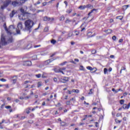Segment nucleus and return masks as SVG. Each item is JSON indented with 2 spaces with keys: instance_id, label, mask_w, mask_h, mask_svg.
<instances>
[{
  "instance_id": "f257e3e1",
  "label": "nucleus",
  "mask_w": 130,
  "mask_h": 130,
  "mask_svg": "<svg viewBox=\"0 0 130 130\" xmlns=\"http://www.w3.org/2000/svg\"><path fill=\"white\" fill-rule=\"evenodd\" d=\"M25 25V28L22 29V31H24V32L25 31H29V32H31L32 30V27L34 25V22L33 21L28 19L27 20H26L24 22Z\"/></svg>"
},
{
  "instance_id": "f03ea898",
  "label": "nucleus",
  "mask_w": 130,
  "mask_h": 130,
  "mask_svg": "<svg viewBox=\"0 0 130 130\" xmlns=\"http://www.w3.org/2000/svg\"><path fill=\"white\" fill-rule=\"evenodd\" d=\"M13 42V37H9L5 36L4 35L1 36V43L2 45H7L8 43H12Z\"/></svg>"
},
{
  "instance_id": "7ed1b4c3",
  "label": "nucleus",
  "mask_w": 130,
  "mask_h": 130,
  "mask_svg": "<svg viewBox=\"0 0 130 130\" xmlns=\"http://www.w3.org/2000/svg\"><path fill=\"white\" fill-rule=\"evenodd\" d=\"M25 2V0H16V1L12 2L11 4L13 7H19L23 5Z\"/></svg>"
},
{
  "instance_id": "20e7f679",
  "label": "nucleus",
  "mask_w": 130,
  "mask_h": 130,
  "mask_svg": "<svg viewBox=\"0 0 130 130\" xmlns=\"http://www.w3.org/2000/svg\"><path fill=\"white\" fill-rule=\"evenodd\" d=\"M14 29H15V26L12 25L9 26L8 28L5 27V30L8 35H11L12 33H13V30H14Z\"/></svg>"
},
{
  "instance_id": "39448f33",
  "label": "nucleus",
  "mask_w": 130,
  "mask_h": 130,
  "mask_svg": "<svg viewBox=\"0 0 130 130\" xmlns=\"http://www.w3.org/2000/svg\"><path fill=\"white\" fill-rule=\"evenodd\" d=\"M17 28L18 29H16L17 34H21V31L20 30H22V29H23V25L22 24V22H19L18 24Z\"/></svg>"
},
{
  "instance_id": "423d86ee",
  "label": "nucleus",
  "mask_w": 130,
  "mask_h": 130,
  "mask_svg": "<svg viewBox=\"0 0 130 130\" xmlns=\"http://www.w3.org/2000/svg\"><path fill=\"white\" fill-rule=\"evenodd\" d=\"M22 66H24L25 67H28L30 66H32V62L30 60L27 61H23L22 63Z\"/></svg>"
},
{
  "instance_id": "0eeeda50",
  "label": "nucleus",
  "mask_w": 130,
  "mask_h": 130,
  "mask_svg": "<svg viewBox=\"0 0 130 130\" xmlns=\"http://www.w3.org/2000/svg\"><path fill=\"white\" fill-rule=\"evenodd\" d=\"M60 82L61 83H67V82H69V78L67 77H62L60 78Z\"/></svg>"
},
{
  "instance_id": "6e6552de",
  "label": "nucleus",
  "mask_w": 130,
  "mask_h": 130,
  "mask_svg": "<svg viewBox=\"0 0 130 130\" xmlns=\"http://www.w3.org/2000/svg\"><path fill=\"white\" fill-rule=\"evenodd\" d=\"M86 69L87 70H89V71H91V73H96V71H97V69L96 68H93L91 67L90 66H88L86 67Z\"/></svg>"
},
{
  "instance_id": "1a4fd4ad",
  "label": "nucleus",
  "mask_w": 130,
  "mask_h": 130,
  "mask_svg": "<svg viewBox=\"0 0 130 130\" xmlns=\"http://www.w3.org/2000/svg\"><path fill=\"white\" fill-rule=\"evenodd\" d=\"M11 4H12V1L11 0H6V1L4 2V6L7 7V8L9 5H11Z\"/></svg>"
},
{
  "instance_id": "9d476101",
  "label": "nucleus",
  "mask_w": 130,
  "mask_h": 130,
  "mask_svg": "<svg viewBox=\"0 0 130 130\" xmlns=\"http://www.w3.org/2000/svg\"><path fill=\"white\" fill-rule=\"evenodd\" d=\"M11 81L13 82V84H16L17 83V80H18V76H14L11 77Z\"/></svg>"
},
{
  "instance_id": "9b49d317",
  "label": "nucleus",
  "mask_w": 130,
  "mask_h": 130,
  "mask_svg": "<svg viewBox=\"0 0 130 130\" xmlns=\"http://www.w3.org/2000/svg\"><path fill=\"white\" fill-rule=\"evenodd\" d=\"M17 10H12L11 13H10L9 14L10 18H13L15 15L17 14Z\"/></svg>"
},
{
  "instance_id": "f8f14e48",
  "label": "nucleus",
  "mask_w": 130,
  "mask_h": 130,
  "mask_svg": "<svg viewBox=\"0 0 130 130\" xmlns=\"http://www.w3.org/2000/svg\"><path fill=\"white\" fill-rule=\"evenodd\" d=\"M53 61V60H52V59L47 60L44 62V64L45 66H46L47 64H49V63H50V62H51V61Z\"/></svg>"
},
{
  "instance_id": "ddd939ff",
  "label": "nucleus",
  "mask_w": 130,
  "mask_h": 130,
  "mask_svg": "<svg viewBox=\"0 0 130 130\" xmlns=\"http://www.w3.org/2000/svg\"><path fill=\"white\" fill-rule=\"evenodd\" d=\"M85 7L87 9H93V6L91 4H88L87 5H85Z\"/></svg>"
},
{
  "instance_id": "4468645a",
  "label": "nucleus",
  "mask_w": 130,
  "mask_h": 130,
  "mask_svg": "<svg viewBox=\"0 0 130 130\" xmlns=\"http://www.w3.org/2000/svg\"><path fill=\"white\" fill-rule=\"evenodd\" d=\"M128 7H129V5H124L123 6H122V9L123 11H125V10H126L127 8H128Z\"/></svg>"
},
{
  "instance_id": "2eb2a0df",
  "label": "nucleus",
  "mask_w": 130,
  "mask_h": 130,
  "mask_svg": "<svg viewBox=\"0 0 130 130\" xmlns=\"http://www.w3.org/2000/svg\"><path fill=\"white\" fill-rule=\"evenodd\" d=\"M93 12H97V9H93L91 10V11L88 14V16H90V15H91Z\"/></svg>"
},
{
  "instance_id": "dca6fc26",
  "label": "nucleus",
  "mask_w": 130,
  "mask_h": 130,
  "mask_svg": "<svg viewBox=\"0 0 130 130\" xmlns=\"http://www.w3.org/2000/svg\"><path fill=\"white\" fill-rule=\"evenodd\" d=\"M72 92L78 94V93H80V90L79 89H73Z\"/></svg>"
},
{
  "instance_id": "f3484780",
  "label": "nucleus",
  "mask_w": 130,
  "mask_h": 130,
  "mask_svg": "<svg viewBox=\"0 0 130 130\" xmlns=\"http://www.w3.org/2000/svg\"><path fill=\"white\" fill-rule=\"evenodd\" d=\"M105 32L107 33V34H111V32H112V29H109L106 30Z\"/></svg>"
},
{
  "instance_id": "a211bd4d",
  "label": "nucleus",
  "mask_w": 130,
  "mask_h": 130,
  "mask_svg": "<svg viewBox=\"0 0 130 130\" xmlns=\"http://www.w3.org/2000/svg\"><path fill=\"white\" fill-rule=\"evenodd\" d=\"M122 107H123V109H129L128 107L127 106V105L126 104H124L123 105Z\"/></svg>"
},
{
  "instance_id": "6ab92c4d",
  "label": "nucleus",
  "mask_w": 130,
  "mask_h": 130,
  "mask_svg": "<svg viewBox=\"0 0 130 130\" xmlns=\"http://www.w3.org/2000/svg\"><path fill=\"white\" fill-rule=\"evenodd\" d=\"M79 9H80V10H85V9H86V5H84L83 6H80L79 7Z\"/></svg>"
},
{
  "instance_id": "aec40b11",
  "label": "nucleus",
  "mask_w": 130,
  "mask_h": 130,
  "mask_svg": "<svg viewBox=\"0 0 130 130\" xmlns=\"http://www.w3.org/2000/svg\"><path fill=\"white\" fill-rule=\"evenodd\" d=\"M72 12H73V9H68L66 11V13H67L68 14H71V13H72Z\"/></svg>"
},
{
  "instance_id": "412c9836",
  "label": "nucleus",
  "mask_w": 130,
  "mask_h": 130,
  "mask_svg": "<svg viewBox=\"0 0 130 130\" xmlns=\"http://www.w3.org/2000/svg\"><path fill=\"white\" fill-rule=\"evenodd\" d=\"M19 20L21 21H24L25 20V18H24V15H22V17L21 18V16H18Z\"/></svg>"
},
{
  "instance_id": "4be33fe9",
  "label": "nucleus",
  "mask_w": 130,
  "mask_h": 130,
  "mask_svg": "<svg viewBox=\"0 0 130 130\" xmlns=\"http://www.w3.org/2000/svg\"><path fill=\"white\" fill-rule=\"evenodd\" d=\"M48 21H50V22H52V21H54V18L48 17Z\"/></svg>"
},
{
  "instance_id": "5701e85b",
  "label": "nucleus",
  "mask_w": 130,
  "mask_h": 130,
  "mask_svg": "<svg viewBox=\"0 0 130 130\" xmlns=\"http://www.w3.org/2000/svg\"><path fill=\"white\" fill-rule=\"evenodd\" d=\"M42 86V83L40 81L38 83V88H39Z\"/></svg>"
},
{
  "instance_id": "b1692460",
  "label": "nucleus",
  "mask_w": 130,
  "mask_h": 130,
  "mask_svg": "<svg viewBox=\"0 0 130 130\" xmlns=\"http://www.w3.org/2000/svg\"><path fill=\"white\" fill-rule=\"evenodd\" d=\"M124 100H121L119 102L120 104H121V105L124 104Z\"/></svg>"
},
{
  "instance_id": "393cba45",
  "label": "nucleus",
  "mask_w": 130,
  "mask_h": 130,
  "mask_svg": "<svg viewBox=\"0 0 130 130\" xmlns=\"http://www.w3.org/2000/svg\"><path fill=\"white\" fill-rule=\"evenodd\" d=\"M64 16L63 15L60 17L59 21H64Z\"/></svg>"
},
{
  "instance_id": "a878e982",
  "label": "nucleus",
  "mask_w": 130,
  "mask_h": 130,
  "mask_svg": "<svg viewBox=\"0 0 130 130\" xmlns=\"http://www.w3.org/2000/svg\"><path fill=\"white\" fill-rule=\"evenodd\" d=\"M51 43H52V44H55V43H56V41H55L54 39H52L51 41Z\"/></svg>"
},
{
  "instance_id": "bb28decb",
  "label": "nucleus",
  "mask_w": 130,
  "mask_h": 130,
  "mask_svg": "<svg viewBox=\"0 0 130 130\" xmlns=\"http://www.w3.org/2000/svg\"><path fill=\"white\" fill-rule=\"evenodd\" d=\"M126 68L125 67H121V70L120 71V74H121L122 71H125Z\"/></svg>"
},
{
  "instance_id": "cd10ccee",
  "label": "nucleus",
  "mask_w": 130,
  "mask_h": 130,
  "mask_svg": "<svg viewBox=\"0 0 130 130\" xmlns=\"http://www.w3.org/2000/svg\"><path fill=\"white\" fill-rule=\"evenodd\" d=\"M107 72H108V70L107 68H105L104 69V73L105 75H106V74H107Z\"/></svg>"
},
{
  "instance_id": "c85d7f7f",
  "label": "nucleus",
  "mask_w": 130,
  "mask_h": 130,
  "mask_svg": "<svg viewBox=\"0 0 130 130\" xmlns=\"http://www.w3.org/2000/svg\"><path fill=\"white\" fill-rule=\"evenodd\" d=\"M75 35H76V36H78V35H79L80 34V31L79 30H75Z\"/></svg>"
},
{
  "instance_id": "c756f323",
  "label": "nucleus",
  "mask_w": 130,
  "mask_h": 130,
  "mask_svg": "<svg viewBox=\"0 0 130 130\" xmlns=\"http://www.w3.org/2000/svg\"><path fill=\"white\" fill-rule=\"evenodd\" d=\"M41 76H42L41 74H39L36 75V77L38 78H41Z\"/></svg>"
},
{
  "instance_id": "7c9ffc66",
  "label": "nucleus",
  "mask_w": 130,
  "mask_h": 130,
  "mask_svg": "<svg viewBox=\"0 0 130 130\" xmlns=\"http://www.w3.org/2000/svg\"><path fill=\"white\" fill-rule=\"evenodd\" d=\"M60 124L62 126H64V125H66L67 124L64 122H60Z\"/></svg>"
},
{
  "instance_id": "2f4dec72",
  "label": "nucleus",
  "mask_w": 130,
  "mask_h": 130,
  "mask_svg": "<svg viewBox=\"0 0 130 130\" xmlns=\"http://www.w3.org/2000/svg\"><path fill=\"white\" fill-rule=\"evenodd\" d=\"M48 17L47 16H45L44 18H43V21H48Z\"/></svg>"
},
{
  "instance_id": "473e14b6",
  "label": "nucleus",
  "mask_w": 130,
  "mask_h": 130,
  "mask_svg": "<svg viewBox=\"0 0 130 130\" xmlns=\"http://www.w3.org/2000/svg\"><path fill=\"white\" fill-rule=\"evenodd\" d=\"M66 63H68V61H64V62H63L62 63H61L60 64V66H64V64H66Z\"/></svg>"
},
{
  "instance_id": "72a5a7b5",
  "label": "nucleus",
  "mask_w": 130,
  "mask_h": 130,
  "mask_svg": "<svg viewBox=\"0 0 130 130\" xmlns=\"http://www.w3.org/2000/svg\"><path fill=\"white\" fill-rule=\"evenodd\" d=\"M46 74L45 73H43L42 75V78H47V76H46Z\"/></svg>"
},
{
  "instance_id": "f704fd0d",
  "label": "nucleus",
  "mask_w": 130,
  "mask_h": 130,
  "mask_svg": "<svg viewBox=\"0 0 130 130\" xmlns=\"http://www.w3.org/2000/svg\"><path fill=\"white\" fill-rule=\"evenodd\" d=\"M6 8H7V7H5V4H4L3 6H1V10H4V9H6Z\"/></svg>"
},
{
  "instance_id": "c9c22d12",
  "label": "nucleus",
  "mask_w": 130,
  "mask_h": 130,
  "mask_svg": "<svg viewBox=\"0 0 130 130\" xmlns=\"http://www.w3.org/2000/svg\"><path fill=\"white\" fill-rule=\"evenodd\" d=\"M5 108H6V109H11V108H12V107H11V106H7L5 107Z\"/></svg>"
},
{
  "instance_id": "e433bc0d",
  "label": "nucleus",
  "mask_w": 130,
  "mask_h": 130,
  "mask_svg": "<svg viewBox=\"0 0 130 130\" xmlns=\"http://www.w3.org/2000/svg\"><path fill=\"white\" fill-rule=\"evenodd\" d=\"M61 72H62V70H61V68H60L58 70V71H55V73H61Z\"/></svg>"
},
{
  "instance_id": "4c0bfd02",
  "label": "nucleus",
  "mask_w": 130,
  "mask_h": 130,
  "mask_svg": "<svg viewBox=\"0 0 130 130\" xmlns=\"http://www.w3.org/2000/svg\"><path fill=\"white\" fill-rule=\"evenodd\" d=\"M20 11L21 13H22V14H24V13H25V11H24V9L23 8H21Z\"/></svg>"
},
{
  "instance_id": "58836bf2",
  "label": "nucleus",
  "mask_w": 130,
  "mask_h": 130,
  "mask_svg": "<svg viewBox=\"0 0 130 130\" xmlns=\"http://www.w3.org/2000/svg\"><path fill=\"white\" fill-rule=\"evenodd\" d=\"M115 121H116V123H120V122H121V120H119L117 119H116Z\"/></svg>"
},
{
  "instance_id": "ea45409f",
  "label": "nucleus",
  "mask_w": 130,
  "mask_h": 130,
  "mask_svg": "<svg viewBox=\"0 0 130 130\" xmlns=\"http://www.w3.org/2000/svg\"><path fill=\"white\" fill-rule=\"evenodd\" d=\"M96 51L95 50H93L92 51H91V53L92 54H96Z\"/></svg>"
},
{
  "instance_id": "a19ab883",
  "label": "nucleus",
  "mask_w": 130,
  "mask_h": 130,
  "mask_svg": "<svg viewBox=\"0 0 130 130\" xmlns=\"http://www.w3.org/2000/svg\"><path fill=\"white\" fill-rule=\"evenodd\" d=\"M121 16H117L116 18V19H119V20H122L123 17H122V18H121Z\"/></svg>"
},
{
  "instance_id": "79ce46f5",
  "label": "nucleus",
  "mask_w": 130,
  "mask_h": 130,
  "mask_svg": "<svg viewBox=\"0 0 130 130\" xmlns=\"http://www.w3.org/2000/svg\"><path fill=\"white\" fill-rule=\"evenodd\" d=\"M0 81H1V82H6L7 80H6L4 78H2V79H0Z\"/></svg>"
},
{
  "instance_id": "37998d69",
  "label": "nucleus",
  "mask_w": 130,
  "mask_h": 130,
  "mask_svg": "<svg viewBox=\"0 0 130 130\" xmlns=\"http://www.w3.org/2000/svg\"><path fill=\"white\" fill-rule=\"evenodd\" d=\"M67 105H71V101H69L66 102Z\"/></svg>"
},
{
  "instance_id": "c03bdc74",
  "label": "nucleus",
  "mask_w": 130,
  "mask_h": 130,
  "mask_svg": "<svg viewBox=\"0 0 130 130\" xmlns=\"http://www.w3.org/2000/svg\"><path fill=\"white\" fill-rule=\"evenodd\" d=\"M72 22V20H70V19H67L66 21V23H70Z\"/></svg>"
},
{
  "instance_id": "a18cd8bd",
  "label": "nucleus",
  "mask_w": 130,
  "mask_h": 130,
  "mask_svg": "<svg viewBox=\"0 0 130 130\" xmlns=\"http://www.w3.org/2000/svg\"><path fill=\"white\" fill-rule=\"evenodd\" d=\"M47 5V2L43 3V7H45Z\"/></svg>"
},
{
  "instance_id": "49530a36",
  "label": "nucleus",
  "mask_w": 130,
  "mask_h": 130,
  "mask_svg": "<svg viewBox=\"0 0 130 130\" xmlns=\"http://www.w3.org/2000/svg\"><path fill=\"white\" fill-rule=\"evenodd\" d=\"M80 70L81 71H84V70H85V69L84 68V67L83 66H80Z\"/></svg>"
},
{
  "instance_id": "de8ad7c7",
  "label": "nucleus",
  "mask_w": 130,
  "mask_h": 130,
  "mask_svg": "<svg viewBox=\"0 0 130 130\" xmlns=\"http://www.w3.org/2000/svg\"><path fill=\"white\" fill-rule=\"evenodd\" d=\"M41 4V2L40 1H38L37 4H35V6H37V5H40Z\"/></svg>"
},
{
  "instance_id": "09e8293b",
  "label": "nucleus",
  "mask_w": 130,
  "mask_h": 130,
  "mask_svg": "<svg viewBox=\"0 0 130 130\" xmlns=\"http://www.w3.org/2000/svg\"><path fill=\"white\" fill-rule=\"evenodd\" d=\"M92 90H93L92 89H90V91L88 92V94L89 95L93 93V92H92Z\"/></svg>"
},
{
  "instance_id": "8fccbe9b",
  "label": "nucleus",
  "mask_w": 130,
  "mask_h": 130,
  "mask_svg": "<svg viewBox=\"0 0 130 130\" xmlns=\"http://www.w3.org/2000/svg\"><path fill=\"white\" fill-rule=\"evenodd\" d=\"M112 39H113V40H114V41L116 40V36H113Z\"/></svg>"
},
{
  "instance_id": "3c124183",
  "label": "nucleus",
  "mask_w": 130,
  "mask_h": 130,
  "mask_svg": "<svg viewBox=\"0 0 130 130\" xmlns=\"http://www.w3.org/2000/svg\"><path fill=\"white\" fill-rule=\"evenodd\" d=\"M70 101H76V98H71V99L70 100Z\"/></svg>"
},
{
  "instance_id": "603ef678",
  "label": "nucleus",
  "mask_w": 130,
  "mask_h": 130,
  "mask_svg": "<svg viewBox=\"0 0 130 130\" xmlns=\"http://www.w3.org/2000/svg\"><path fill=\"white\" fill-rule=\"evenodd\" d=\"M47 31H48V27H45L44 29V31L47 32Z\"/></svg>"
},
{
  "instance_id": "864d4df0",
  "label": "nucleus",
  "mask_w": 130,
  "mask_h": 130,
  "mask_svg": "<svg viewBox=\"0 0 130 130\" xmlns=\"http://www.w3.org/2000/svg\"><path fill=\"white\" fill-rule=\"evenodd\" d=\"M40 12H44V10H38L37 13H40Z\"/></svg>"
},
{
  "instance_id": "5fc2aeb1",
  "label": "nucleus",
  "mask_w": 130,
  "mask_h": 130,
  "mask_svg": "<svg viewBox=\"0 0 130 130\" xmlns=\"http://www.w3.org/2000/svg\"><path fill=\"white\" fill-rule=\"evenodd\" d=\"M26 118V117L25 116H22L20 118L21 120H23V119H25Z\"/></svg>"
},
{
  "instance_id": "6e6d98bb",
  "label": "nucleus",
  "mask_w": 130,
  "mask_h": 130,
  "mask_svg": "<svg viewBox=\"0 0 130 130\" xmlns=\"http://www.w3.org/2000/svg\"><path fill=\"white\" fill-rule=\"evenodd\" d=\"M120 115H121V114H120V113H117V114H116V117H119V116H120Z\"/></svg>"
},
{
  "instance_id": "4d7b16f0",
  "label": "nucleus",
  "mask_w": 130,
  "mask_h": 130,
  "mask_svg": "<svg viewBox=\"0 0 130 130\" xmlns=\"http://www.w3.org/2000/svg\"><path fill=\"white\" fill-rule=\"evenodd\" d=\"M123 40L122 39L119 40V42L120 43H121V42H123Z\"/></svg>"
},
{
  "instance_id": "13d9d810",
  "label": "nucleus",
  "mask_w": 130,
  "mask_h": 130,
  "mask_svg": "<svg viewBox=\"0 0 130 130\" xmlns=\"http://www.w3.org/2000/svg\"><path fill=\"white\" fill-rule=\"evenodd\" d=\"M53 80L54 82H57V78H56V77L54 78Z\"/></svg>"
},
{
  "instance_id": "bf43d9fd",
  "label": "nucleus",
  "mask_w": 130,
  "mask_h": 130,
  "mask_svg": "<svg viewBox=\"0 0 130 130\" xmlns=\"http://www.w3.org/2000/svg\"><path fill=\"white\" fill-rule=\"evenodd\" d=\"M46 53H41V55H46Z\"/></svg>"
},
{
  "instance_id": "052dcab7",
  "label": "nucleus",
  "mask_w": 130,
  "mask_h": 130,
  "mask_svg": "<svg viewBox=\"0 0 130 130\" xmlns=\"http://www.w3.org/2000/svg\"><path fill=\"white\" fill-rule=\"evenodd\" d=\"M55 54H56V53H54L52 55H51L50 56V57H53V56H54V55H55Z\"/></svg>"
},
{
  "instance_id": "680f3d73",
  "label": "nucleus",
  "mask_w": 130,
  "mask_h": 130,
  "mask_svg": "<svg viewBox=\"0 0 130 130\" xmlns=\"http://www.w3.org/2000/svg\"><path fill=\"white\" fill-rule=\"evenodd\" d=\"M64 4H65L66 7H68V2L64 1Z\"/></svg>"
},
{
  "instance_id": "e2e57ef3",
  "label": "nucleus",
  "mask_w": 130,
  "mask_h": 130,
  "mask_svg": "<svg viewBox=\"0 0 130 130\" xmlns=\"http://www.w3.org/2000/svg\"><path fill=\"white\" fill-rule=\"evenodd\" d=\"M28 83H30V81H24V84H28Z\"/></svg>"
},
{
  "instance_id": "0e129e2a",
  "label": "nucleus",
  "mask_w": 130,
  "mask_h": 130,
  "mask_svg": "<svg viewBox=\"0 0 130 130\" xmlns=\"http://www.w3.org/2000/svg\"><path fill=\"white\" fill-rule=\"evenodd\" d=\"M40 46H41V45H36V46H35L34 47L35 48H36L37 47H40Z\"/></svg>"
},
{
  "instance_id": "69168bd1",
  "label": "nucleus",
  "mask_w": 130,
  "mask_h": 130,
  "mask_svg": "<svg viewBox=\"0 0 130 130\" xmlns=\"http://www.w3.org/2000/svg\"><path fill=\"white\" fill-rule=\"evenodd\" d=\"M31 98L30 96H27L25 98V99H29V98Z\"/></svg>"
},
{
  "instance_id": "338daca9",
  "label": "nucleus",
  "mask_w": 130,
  "mask_h": 130,
  "mask_svg": "<svg viewBox=\"0 0 130 130\" xmlns=\"http://www.w3.org/2000/svg\"><path fill=\"white\" fill-rule=\"evenodd\" d=\"M126 95H127V93L124 92V93H123V96H124V97H125V96H126Z\"/></svg>"
},
{
  "instance_id": "774afa93",
  "label": "nucleus",
  "mask_w": 130,
  "mask_h": 130,
  "mask_svg": "<svg viewBox=\"0 0 130 130\" xmlns=\"http://www.w3.org/2000/svg\"><path fill=\"white\" fill-rule=\"evenodd\" d=\"M112 22H113V19H111L110 20V23H112Z\"/></svg>"
}]
</instances>
